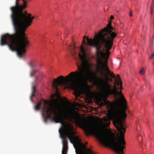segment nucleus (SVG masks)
<instances>
[{"instance_id": "f257e3e1", "label": "nucleus", "mask_w": 154, "mask_h": 154, "mask_svg": "<svg viewBox=\"0 0 154 154\" xmlns=\"http://www.w3.org/2000/svg\"><path fill=\"white\" fill-rule=\"evenodd\" d=\"M111 24V22L109 21L106 27L102 30H100L97 34H95L93 39H89L85 36L82 42V44H86L85 41V39L86 38L88 45L96 48L97 69H99L100 67L101 73H103V72H105V79L99 78L96 73L93 70L94 64L87 58L86 50L82 45L80 48L73 46L69 49L74 54H76L77 52L79 53L78 55L82 63L81 66L78 65L79 71L71 72L66 76L65 78L62 76H60L54 79L52 82V86L57 91H58V86L67 87L77 84L81 85L83 90L85 91L89 88V86L87 83L88 80L93 81L98 79L103 94L106 97L109 95H113L116 98L114 101L106 102V107L108 109L107 117L103 118L102 121L104 122L102 123L104 127L109 126L110 120H112L113 118L127 115L126 110L127 109V102L122 91H117L118 88L115 82L113 87L109 83V81L112 80L109 77L116 79L115 75L108 68L107 60H106L104 63L101 60L102 58L105 57L107 59L109 58V55L110 53L109 50L112 46L113 40L117 35L116 31L112 27Z\"/></svg>"}, {"instance_id": "f03ea898", "label": "nucleus", "mask_w": 154, "mask_h": 154, "mask_svg": "<svg viewBox=\"0 0 154 154\" xmlns=\"http://www.w3.org/2000/svg\"><path fill=\"white\" fill-rule=\"evenodd\" d=\"M43 111L45 112L47 116L44 120L47 122L48 119L51 118V114L54 115L53 120L56 123H60L62 128L59 130V132L62 139L63 148L62 154H67L68 150L67 138L72 143H75L78 147L75 149L76 154H96L90 149H87L85 145H83L80 142L79 138L76 136H73L71 134L73 131V127L69 123H65L64 119L70 121L73 120L77 125L81 127L84 131L86 135L91 124L85 122L84 119L77 113L72 111H68L61 108L59 101L54 99L51 103L44 100Z\"/></svg>"}, {"instance_id": "7ed1b4c3", "label": "nucleus", "mask_w": 154, "mask_h": 154, "mask_svg": "<svg viewBox=\"0 0 154 154\" xmlns=\"http://www.w3.org/2000/svg\"><path fill=\"white\" fill-rule=\"evenodd\" d=\"M15 5L11 8V18L14 26L15 33L12 34L8 33L3 35L1 38L0 44L3 46L8 45L10 50L17 51L18 56L21 57L25 54L26 48L28 44L27 38L25 33L27 28L32 23L34 17L27 14L23 11L26 8H16Z\"/></svg>"}, {"instance_id": "20e7f679", "label": "nucleus", "mask_w": 154, "mask_h": 154, "mask_svg": "<svg viewBox=\"0 0 154 154\" xmlns=\"http://www.w3.org/2000/svg\"><path fill=\"white\" fill-rule=\"evenodd\" d=\"M126 117L127 115L116 117L113 118L112 119L114 125L120 134V137L118 139L112 131H108L106 134H105L92 124L86 135L94 134L101 144L112 149L116 154H124V149L125 147L124 145L125 142L124 135L126 129L123 121Z\"/></svg>"}, {"instance_id": "39448f33", "label": "nucleus", "mask_w": 154, "mask_h": 154, "mask_svg": "<svg viewBox=\"0 0 154 154\" xmlns=\"http://www.w3.org/2000/svg\"><path fill=\"white\" fill-rule=\"evenodd\" d=\"M116 77L117 80L116 79L115 83L116 84V85L118 86H119V87L118 88V89L121 90H122V82L119 75H116Z\"/></svg>"}, {"instance_id": "423d86ee", "label": "nucleus", "mask_w": 154, "mask_h": 154, "mask_svg": "<svg viewBox=\"0 0 154 154\" xmlns=\"http://www.w3.org/2000/svg\"><path fill=\"white\" fill-rule=\"evenodd\" d=\"M30 65L32 69V70L30 73V76L32 77L34 76L36 71L35 69V65L34 63L32 62L30 64Z\"/></svg>"}, {"instance_id": "0eeeda50", "label": "nucleus", "mask_w": 154, "mask_h": 154, "mask_svg": "<svg viewBox=\"0 0 154 154\" xmlns=\"http://www.w3.org/2000/svg\"><path fill=\"white\" fill-rule=\"evenodd\" d=\"M19 0H16V2L17 6L16 7H14V8H16V7H17V6L19 7H23L24 8H26L27 7L26 2L25 0H23V4L22 5H19L18 2V1Z\"/></svg>"}, {"instance_id": "6e6552de", "label": "nucleus", "mask_w": 154, "mask_h": 154, "mask_svg": "<svg viewBox=\"0 0 154 154\" xmlns=\"http://www.w3.org/2000/svg\"><path fill=\"white\" fill-rule=\"evenodd\" d=\"M41 104L42 102H38L35 106V109L36 110H39L40 108Z\"/></svg>"}, {"instance_id": "1a4fd4ad", "label": "nucleus", "mask_w": 154, "mask_h": 154, "mask_svg": "<svg viewBox=\"0 0 154 154\" xmlns=\"http://www.w3.org/2000/svg\"><path fill=\"white\" fill-rule=\"evenodd\" d=\"M35 86H33L32 88V96L31 97V99L32 100V97H34L35 96Z\"/></svg>"}, {"instance_id": "9d476101", "label": "nucleus", "mask_w": 154, "mask_h": 154, "mask_svg": "<svg viewBox=\"0 0 154 154\" xmlns=\"http://www.w3.org/2000/svg\"><path fill=\"white\" fill-rule=\"evenodd\" d=\"M139 74L142 75H144L145 74V71L143 68H142V69L140 70L139 72Z\"/></svg>"}, {"instance_id": "9b49d317", "label": "nucleus", "mask_w": 154, "mask_h": 154, "mask_svg": "<svg viewBox=\"0 0 154 154\" xmlns=\"http://www.w3.org/2000/svg\"><path fill=\"white\" fill-rule=\"evenodd\" d=\"M154 57V53L153 54H152V55H151V56L150 57V58H153Z\"/></svg>"}, {"instance_id": "f8f14e48", "label": "nucleus", "mask_w": 154, "mask_h": 154, "mask_svg": "<svg viewBox=\"0 0 154 154\" xmlns=\"http://www.w3.org/2000/svg\"><path fill=\"white\" fill-rule=\"evenodd\" d=\"M129 15H130V16L131 17L132 16V12L131 11V12H130V14H129Z\"/></svg>"}, {"instance_id": "ddd939ff", "label": "nucleus", "mask_w": 154, "mask_h": 154, "mask_svg": "<svg viewBox=\"0 0 154 154\" xmlns=\"http://www.w3.org/2000/svg\"><path fill=\"white\" fill-rule=\"evenodd\" d=\"M114 18V17L112 16H111L110 17V20H112Z\"/></svg>"}, {"instance_id": "4468645a", "label": "nucleus", "mask_w": 154, "mask_h": 154, "mask_svg": "<svg viewBox=\"0 0 154 154\" xmlns=\"http://www.w3.org/2000/svg\"><path fill=\"white\" fill-rule=\"evenodd\" d=\"M152 8H151V14H152Z\"/></svg>"}, {"instance_id": "2eb2a0df", "label": "nucleus", "mask_w": 154, "mask_h": 154, "mask_svg": "<svg viewBox=\"0 0 154 154\" xmlns=\"http://www.w3.org/2000/svg\"><path fill=\"white\" fill-rule=\"evenodd\" d=\"M42 115H43V116H44V113H43V112H42Z\"/></svg>"}, {"instance_id": "dca6fc26", "label": "nucleus", "mask_w": 154, "mask_h": 154, "mask_svg": "<svg viewBox=\"0 0 154 154\" xmlns=\"http://www.w3.org/2000/svg\"><path fill=\"white\" fill-rule=\"evenodd\" d=\"M36 79H37V77H36Z\"/></svg>"}, {"instance_id": "f3484780", "label": "nucleus", "mask_w": 154, "mask_h": 154, "mask_svg": "<svg viewBox=\"0 0 154 154\" xmlns=\"http://www.w3.org/2000/svg\"><path fill=\"white\" fill-rule=\"evenodd\" d=\"M154 0H153V2H154Z\"/></svg>"}]
</instances>
